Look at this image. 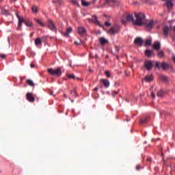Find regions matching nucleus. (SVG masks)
<instances>
[{
	"label": "nucleus",
	"mask_w": 175,
	"mask_h": 175,
	"mask_svg": "<svg viewBox=\"0 0 175 175\" xmlns=\"http://www.w3.org/2000/svg\"><path fill=\"white\" fill-rule=\"evenodd\" d=\"M135 17L136 20L134 21V25H143L146 23V15L142 12H135Z\"/></svg>",
	"instance_id": "f257e3e1"
},
{
	"label": "nucleus",
	"mask_w": 175,
	"mask_h": 175,
	"mask_svg": "<svg viewBox=\"0 0 175 175\" xmlns=\"http://www.w3.org/2000/svg\"><path fill=\"white\" fill-rule=\"evenodd\" d=\"M16 16L18 20V30L21 29V27H23V23H24L25 25L29 28L33 27V23H32L31 21L24 20V18H21L18 14H16Z\"/></svg>",
	"instance_id": "f03ea898"
},
{
	"label": "nucleus",
	"mask_w": 175,
	"mask_h": 175,
	"mask_svg": "<svg viewBox=\"0 0 175 175\" xmlns=\"http://www.w3.org/2000/svg\"><path fill=\"white\" fill-rule=\"evenodd\" d=\"M47 72L51 75V76H57V77H59L62 75V71L61 70V68L58 67L55 69H53L52 68H48Z\"/></svg>",
	"instance_id": "7ed1b4c3"
},
{
	"label": "nucleus",
	"mask_w": 175,
	"mask_h": 175,
	"mask_svg": "<svg viewBox=\"0 0 175 175\" xmlns=\"http://www.w3.org/2000/svg\"><path fill=\"white\" fill-rule=\"evenodd\" d=\"M121 31V27L118 25H115L111 29H109L108 33L109 35H116V33H118Z\"/></svg>",
	"instance_id": "20e7f679"
},
{
	"label": "nucleus",
	"mask_w": 175,
	"mask_h": 175,
	"mask_svg": "<svg viewBox=\"0 0 175 175\" xmlns=\"http://www.w3.org/2000/svg\"><path fill=\"white\" fill-rule=\"evenodd\" d=\"M143 25H144L146 31H151V29H152L154 27V21H146Z\"/></svg>",
	"instance_id": "39448f33"
},
{
	"label": "nucleus",
	"mask_w": 175,
	"mask_h": 175,
	"mask_svg": "<svg viewBox=\"0 0 175 175\" xmlns=\"http://www.w3.org/2000/svg\"><path fill=\"white\" fill-rule=\"evenodd\" d=\"M104 5H109V6H118L120 3L116 0H105Z\"/></svg>",
	"instance_id": "423d86ee"
},
{
	"label": "nucleus",
	"mask_w": 175,
	"mask_h": 175,
	"mask_svg": "<svg viewBox=\"0 0 175 175\" xmlns=\"http://www.w3.org/2000/svg\"><path fill=\"white\" fill-rule=\"evenodd\" d=\"M126 21H131V23H133V24H134L135 23V19L133 18V15L132 14H127L126 16V20L125 19H122L121 21L122 24H126Z\"/></svg>",
	"instance_id": "0eeeda50"
},
{
	"label": "nucleus",
	"mask_w": 175,
	"mask_h": 175,
	"mask_svg": "<svg viewBox=\"0 0 175 175\" xmlns=\"http://www.w3.org/2000/svg\"><path fill=\"white\" fill-rule=\"evenodd\" d=\"M48 27L53 32H57V27H55V24H54V22L50 19L48 20Z\"/></svg>",
	"instance_id": "6e6552de"
},
{
	"label": "nucleus",
	"mask_w": 175,
	"mask_h": 175,
	"mask_svg": "<svg viewBox=\"0 0 175 175\" xmlns=\"http://www.w3.org/2000/svg\"><path fill=\"white\" fill-rule=\"evenodd\" d=\"M161 66L163 69V70H166V69H171L172 72H174V69L171 64L163 62L161 64Z\"/></svg>",
	"instance_id": "1a4fd4ad"
},
{
	"label": "nucleus",
	"mask_w": 175,
	"mask_h": 175,
	"mask_svg": "<svg viewBox=\"0 0 175 175\" xmlns=\"http://www.w3.org/2000/svg\"><path fill=\"white\" fill-rule=\"evenodd\" d=\"M93 18H88V21L90 23H94V24H96L97 25H99L100 27H102V25H100V23L99 22V21L98 20V17L95 15L92 16Z\"/></svg>",
	"instance_id": "9d476101"
},
{
	"label": "nucleus",
	"mask_w": 175,
	"mask_h": 175,
	"mask_svg": "<svg viewBox=\"0 0 175 175\" xmlns=\"http://www.w3.org/2000/svg\"><path fill=\"white\" fill-rule=\"evenodd\" d=\"M134 44H137V46H139V47H142L143 46V39L140 37H137L134 40Z\"/></svg>",
	"instance_id": "9b49d317"
},
{
	"label": "nucleus",
	"mask_w": 175,
	"mask_h": 175,
	"mask_svg": "<svg viewBox=\"0 0 175 175\" xmlns=\"http://www.w3.org/2000/svg\"><path fill=\"white\" fill-rule=\"evenodd\" d=\"M145 67L146 68L147 70H151L152 69V62L151 60H148L144 62Z\"/></svg>",
	"instance_id": "f8f14e48"
},
{
	"label": "nucleus",
	"mask_w": 175,
	"mask_h": 175,
	"mask_svg": "<svg viewBox=\"0 0 175 175\" xmlns=\"http://www.w3.org/2000/svg\"><path fill=\"white\" fill-rule=\"evenodd\" d=\"M26 98L28 102H30L31 103H33V102H35V97H33V95H32V93H27L26 94Z\"/></svg>",
	"instance_id": "ddd939ff"
},
{
	"label": "nucleus",
	"mask_w": 175,
	"mask_h": 175,
	"mask_svg": "<svg viewBox=\"0 0 175 175\" xmlns=\"http://www.w3.org/2000/svg\"><path fill=\"white\" fill-rule=\"evenodd\" d=\"M100 83H102L105 88H109L110 87V81L107 79H100Z\"/></svg>",
	"instance_id": "4468645a"
},
{
	"label": "nucleus",
	"mask_w": 175,
	"mask_h": 175,
	"mask_svg": "<svg viewBox=\"0 0 175 175\" xmlns=\"http://www.w3.org/2000/svg\"><path fill=\"white\" fill-rule=\"evenodd\" d=\"M78 33L81 35V36H84L85 33H87V31H85V29L83 27L78 28Z\"/></svg>",
	"instance_id": "2eb2a0df"
},
{
	"label": "nucleus",
	"mask_w": 175,
	"mask_h": 175,
	"mask_svg": "<svg viewBox=\"0 0 175 175\" xmlns=\"http://www.w3.org/2000/svg\"><path fill=\"white\" fill-rule=\"evenodd\" d=\"M73 29L72 27H69L66 29V31L63 33L64 36L66 38H69V34L72 33Z\"/></svg>",
	"instance_id": "dca6fc26"
},
{
	"label": "nucleus",
	"mask_w": 175,
	"mask_h": 175,
	"mask_svg": "<svg viewBox=\"0 0 175 175\" xmlns=\"http://www.w3.org/2000/svg\"><path fill=\"white\" fill-rule=\"evenodd\" d=\"M98 40L101 44V46H105V44H107V43H109V41L103 37L99 38Z\"/></svg>",
	"instance_id": "f3484780"
},
{
	"label": "nucleus",
	"mask_w": 175,
	"mask_h": 175,
	"mask_svg": "<svg viewBox=\"0 0 175 175\" xmlns=\"http://www.w3.org/2000/svg\"><path fill=\"white\" fill-rule=\"evenodd\" d=\"M159 79L164 83H169V78L165 75H160Z\"/></svg>",
	"instance_id": "a211bd4d"
},
{
	"label": "nucleus",
	"mask_w": 175,
	"mask_h": 175,
	"mask_svg": "<svg viewBox=\"0 0 175 175\" xmlns=\"http://www.w3.org/2000/svg\"><path fill=\"white\" fill-rule=\"evenodd\" d=\"M169 31H170L169 27L164 26L163 29V35H165V36H167V35H169Z\"/></svg>",
	"instance_id": "6ab92c4d"
},
{
	"label": "nucleus",
	"mask_w": 175,
	"mask_h": 175,
	"mask_svg": "<svg viewBox=\"0 0 175 175\" xmlns=\"http://www.w3.org/2000/svg\"><path fill=\"white\" fill-rule=\"evenodd\" d=\"M34 43L37 46H42V39H40V38H36Z\"/></svg>",
	"instance_id": "aec40b11"
},
{
	"label": "nucleus",
	"mask_w": 175,
	"mask_h": 175,
	"mask_svg": "<svg viewBox=\"0 0 175 175\" xmlns=\"http://www.w3.org/2000/svg\"><path fill=\"white\" fill-rule=\"evenodd\" d=\"M34 21H36V23L37 24H38V25H40L41 27H46V24H44V23H43V21H40L38 18H35Z\"/></svg>",
	"instance_id": "412c9836"
},
{
	"label": "nucleus",
	"mask_w": 175,
	"mask_h": 175,
	"mask_svg": "<svg viewBox=\"0 0 175 175\" xmlns=\"http://www.w3.org/2000/svg\"><path fill=\"white\" fill-rule=\"evenodd\" d=\"M152 53H154V51L152 50H150V49H147L145 51V55H146V57H151Z\"/></svg>",
	"instance_id": "4be33fe9"
},
{
	"label": "nucleus",
	"mask_w": 175,
	"mask_h": 175,
	"mask_svg": "<svg viewBox=\"0 0 175 175\" xmlns=\"http://www.w3.org/2000/svg\"><path fill=\"white\" fill-rule=\"evenodd\" d=\"M153 49L154 50H159L161 49V44L159 42L154 44Z\"/></svg>",
	"instance_id": "5701e85b"
},
{
	"label": "nucleus",
	"mask_w": 175,
	"mask_h": 175,
	"mask_svg": "<svg viewBox=\"0 0 175 175\" xmlns=\"http://www.w3.org/2000/svg\"><path fill=\"white\" fill-rule=\"evenodd\" d=\"M144 79L146 81H148V82L152 81L153 80L152 75H148L145 77Z\"/></svg>",
	"instance_id": "b1692460"
},
{
	"label": "nucleus",
	"mask_w": 175,
	"mask_h": 175,
	"mask_svg": "<svg viewBox=\"0 0 175 175\" xmlns=\"http://www.w3.org/2000/svg\"><path fill=\"white\" fill-rule=\"evenodd\" d=\"M151 42H152V40L151 38L146 40L144 46H151Z\"/></svg>",
	"instance_id": "393cba45"
},
{
	"label": "nucleus",
	"mask_w": 175,
	"mask_h": 175,
	"mask_svg": "<svg viewBox=\"0 0 175 175\" xmlns=\"http://www.w3.org/2000/svg\"><path fill=\"white\" fill-rule=\"evenodd\" d=\"M165 95V92H163V90H159L157 92V96H159V98H162V96H163Z\"/></svg>",
	"instance_id": "a878e982"
},
{
	"label": "nucleus",
	"mask_w": 175,
	"mask_h": 175,
	"mask_svg": "<svg viewBox=\"0 0 175 175\" xmlns=\"http://www.w3.org/2000/svg\"><path fill=\"white\" fill-rule=\"evenodd\" d=\"M148 116L144 118H142L140 120V124H146V122H147V121H148Z\"/></svg>",
	"instance_id": "bb28decb"
},
{
	"label": "nucleus",
	"mask_w": 175,
	"mask_h": 175,
	"mask_svg": "<svg viewBox=\"0 0 175 175\" xmlns=\"http://www.w3.org/2000/svg\"><path fill=\"white\" fill-rule=\"evenodd\" d=\"M82 6L88 7L91 5V3L85 2L84 0H81Z\"/></svg>",
	"instance_id": "cd10ccee"
},
{
	"label": "nucleus",
	"mask_w": 175,
	"mask_h": 175,
	"mask_svg": "<svg viewBox=\"0 0 175 175\" xmlns=\"http://www.w3.org/2000/svg\"><path fill=\"white\" fill-rule=\"evenodd\" d=\"M1 14H5V16H9V14H10V13L9 12V10H7L5 9L1 10Z\"/></svg>",
	"instance_id": "c85d7f7f"
},
{
	"label": "nucleus",
	"mask_w": 175,
	"mask_h": 175,
	"mask_svg": "<svg viewBox=\"0 0 175 175\" xmlns=\"http://www.w3.org/2000/svg\"><path fill=\"white\" fill-rule=\"evenodd\" d=\"M27 83L29 85H30V87H33V85H35V83H33V81L31 79H27Z\"/></svg>",
	"instance_id": "c756f323"
},
{
	"label": "nucleus",
	"mask_w": 175,
	"mask_h": 175,
	"mask_svg": "<svg viewBox=\"0 0 175 175\" xmlns=\"http://www.w3.org/2000/svg\"><path fill=\"white\" fill-rule=\"evenodd\" d=\"M67 77H68V79H72L73 80H76V79H78L73 74H68Z\"/></svg>",
	"instance_id": "7c9ffc66"
},
{
	"label": "nucleus",
	"mask_w": 175,
	"mask_h": 175,
	"mask_svg": "<svg viewBox=\"0 0 175 175\" xmlns=\"http://www.w3.org/2000/svg\"><path fill=\"white\" fill-rule=\"evenodd\" d=\"M53 3H57L58 5H62V0H53Z\"/></svg>",
	"instance_id": "2f4dec72"
},
{
	"label": "nucleus",
	"mask_w": 175,
	"mask_h": 175,
	"mask_svg": "<svg viewBox=\"0 0 175 175\" xmlns=\"http://www.w3.org/2000/svg\"><path fill=\"white\" fill-rule=\"evenodd\" d=\"M31 10L33 13H38V8L36 6H33Z\"/></svg>",
	"instance_id": "473e14b6"
},
{
	"label": "nucleus",
	"mask_w": 175,
	"mask_h": 175,
	"mask_svg": "<svg viewBox=\"0 0 175 175\" xmlns=\"http://www.w3.org/2000/svg\"><path fill=\"white\" fill-rule=\"evenodd\" d=\"M163 55H165V53H163V51H160L158 53V56H159L160 58H162V57H163Z\"/></svg>",
	"instance_id": "72a5a7b5"
},
{
	"label": "nucleus",
	"mask_w": 175,
	"mask_h": 175,
	"mask_svg": "<svg viewBox=\"0 0 175 175\" xmlns=\"http://www.w3.org/2000/svg\"><path fill=\"white\" fill-rule=\"evenodd\" d=\"M105 76H107V77L109 79V78H110V72L109 71V70H106L105 72Z\"/></svg>",
	"instance_id": "f704fd0d"
},
{
	"label": "nucleus",
	"mask_w": 175,
	"mask_h": 175,
	"mask_svg": "<svg viewBox=\"0 0 175 175\" xmlns=\"http://www.w3.org/2000/svg\"><path fill=\"white\" fill-rule=\"evenodd\" d=\"M71 3H73V5H79V3L76 0H72Z\"/></svg>",
	"instance_id": "c9c22d12"
},
{
	"label": "nucleus",
	"mask_w": 175,
	"mask_h": 175,
	"mask_svg": "<svg viewBox=\"0 0 175 175\" xmlns=\"http://www.w3.org/2000/svg\"><path fill=\"white\" fill-rule=\"evenodd\" d=\"M146 161L147 162H150L151 163V162H152V159L151 157H147Z\"/></svg>",
	"instance_id": "e433bc0d"
},
{
	"label": "nucleus",
	"mask_w": 175,
	"mask_h": 175,
	"mask_svg": "<svg viewBox=\"0 0 175 175\" xmlns=\"http://www.w3.org/2000/svg\"><path fill=\"white\" fill-rule=\"evenodd\" d=\"M81 43H83L82 41H80L79 42H77V41L75 42V44H76L77 46H80V44H81Z\"/></svg>",
	"instance_id": "4c0bfd02"
},
{
	"label": "nucleus",
	"mask_w": 175,
	"mask_h": 175,
	"mask_svg": "<svg viewBox=\"0 0 175 175\" xmlns=\"http://www.w3.org/2000/svg\"><path fill=\"white\" fill-rule=\"evenodd\" d=\"M159 66H160L159 62H157L156 64H155V68H159Z\"/></svg>",
	"instance_id": "58836bf2"
},
{
	"label": "nucleus",
	"mask_w": 175,
	"mask_h": 175,
	"mask_svg": "<svg viewBox=\"0 0 175 175\" xmlns=\"http://www.w3.org/2000/svg\"><path fill=\"white\" fill-rule=\"evenodd\" d=\"M105 25H106V27H110V25H111V24L109 22H105Z\"/></svg>",
	"instance_id": "ea45409f"
},
{
	"label": "nucleus",
	"mask_w": 175,
	"mask_h": 175,
	"mask_svg": "<svg viewBox=\"0 0 175 175\" xmlns=\"http://www.w3.org/2000/svg\"><path fill=\"white\" fill-rule=\"evenodd\" d=\"M1 58H2V59H5V58H6V55H5V54H1Z\"/></svg>",
	"instance_id": "a19ab883"
},
{
	"label": "nucleus",
	"mask_w": 175,
	"mask_h": 175,
	"mask_svg": "<svg viewBox=\"0 0 175 175\" xmlns=\"http://www.w3.org/2000/svg\"><path fill=\"white\" fill-rule=\"evenodd\" d=\"M113 96H114V95H117V94H118V92L117 91H113Z\"/></svg>",
	"instance_id": "79ce46f5"
},
{
	"label": "nucleus",
	"mask_w": 175,
	"mask_h": 175,
	"mask_svg": "<svg viewBox=\"0 0 175 175\" xmlns=\"http://www.w3.org/2000/svg\"><path fill=\"white\" fill-rule=\"evenodd\" d=\"M151 96H152V98H153V99H155V94H154V93H151Z\"/></svg>",
	"instance_id": "37998d69"
},
{
	"label": "nucleus",
	"mask_w": 175,
	"mask_h": 175,
	"mask_svg": "<svg viewBox=\"0 0 175 175\" xmlns=\"http://www.w3.org/2000/svg\"><path fill=\"white\" fill-rule=\"evenodd\" d=\"M136 169H137V170H140V165H137L136 166Z\"/></svg>",
	"instance_id": "c03bdc74"
},
{
	"label": "nucleus",
	"mask_w": 175,
	"mask_h": 175,
	"mask_svg": "<svg viewBox=\"0 0 175 175\" xmlns=\"http://www.w3.org/2000/svg\"><path fill=\"white\" fill-rule=\"evenodd\" d=\"M33 33H35V32H33V33H30V38H33Z\"/></svg>",
	"instance_id": "a18cd8bd"
},
{
	"label": "nucleus",
	"mask_w": 175,
	"mask_h": 175,
	"mask_svg": "<svg viewBox=\"0 0 175 175\" xmlns=\"http://www.w3.org/2000/svg\"><path fill=\"white\" fill-rule=\"evenodd\" d=\"M30 66H31V68H35V65H34L33 64H31L30 65Z\"/></svg>",
	"instance_id": "49530a36"
},
{
	"label": "nucleus",
	"mask_w": 175,
	"mask_h": 175,
	"mask_svg": "<svg viewBox=\"0 0 175 175\" xmlns=\"http://www.w3.org/2000/svg\"><path fill=\"white\" fill-rule=\"evenodd\" d=\"M172 59H173V61H174V64H175V56H173V57H172Z\"/></svg>",
	"instance_id": "de8ad7c7"
},
{
	"label": "nucleus",
	"mask_w": 175,
	"mask_h": 175,
	"mask_svg": "<svg viewBox=\"0 0 175 175\" xmlns=\"http://www.w3.org/2000/svg\"><path fill=\"white\" fill-rule=\"evenodd\" d=\"M94 92L98 91V88H95L94 89Z\"/></svg>",
	"instance_id": "09e8293b"
},
{
	"label": "nucleus",
	"mask_w": 175,
	"mask_h": 175,
	"mask_svg": "<svg viewBox=\"0 0 175 175\" xmlns=\"http://www.w3.org/2000/svg\"><path fill=\"white\" fill-rule=\"evenodd\" d=\"M70 66H72V64H70Z\"/></svg>",
	"instance_id": "8fccbe9b"
}]
</instances>
